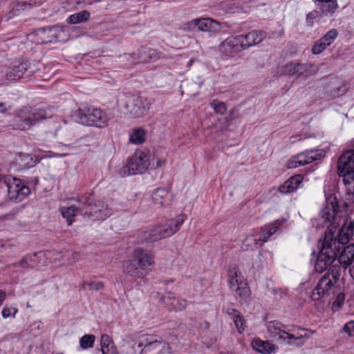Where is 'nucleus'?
Here are the masks:
<instances>
[{
    "instance_id": "obj_47",
    "label": "nucleus",
    "mask_w": 354,
    "mask_h": 354,
    "mask_svg": "<svg viewBox=\"0 0 354 354\" xmlns=\"http://www.w3.org/2000/svg\"><path fill=\"white\" fill-rule=\"evenodd\" d=\"M227 275L228 279H239V277H243L235 265L229 267Z\"/></svg>"
},
{
    "instance_id": "obj_10",
    "label": "nucleus",
    "mask_w": 354,
    "mask_h": 354,
    "mask_svg": "<svg viewBox=\"0 0 354 354\" xmlns=\"http://www.w3.org/2000/svg\"><path fill=\"white\" fill-rule=\"evenodd\" d=\"M151 165L149 157L143 151H136L128 160L127 165L123 168V176L142 174Z\"/></svg>"
},
{
    "instance_id": "obj_36",
    "label": "nucleus",
    "mask_w": 354,
    "mask_h": 354,
    "mask_svg": "<svg viewBox=\"0 0 354 354\" xmlns=\"http://www.w3.org/2000/svg\"><path fill=\"white\" fill-rule=\"evenodd\" d=\"M260 240L254 239L253 236H248L246 238L243 240L241 248L243 250L245 251H249V250H253L255 248H257L258 243H259Z\"/></svg>"
},
{
    "instance_id": "obj_42",
    "label": "nucleus",
    "mask_w": 354,
    "mask_h": 354,
    "mask_svg": "<svg viewBox=\"0 0 354 354\" xmlns=\"http://www.w3.org/2000/svg\"><path fill=\"white\" fill-rule=\"evenodd\" d=\"M328 46L326 42L322 41V39H319L315 42L312 48V53L314 55H318L322 53Z\"/></svg>"
},
{
    "instance_id": "obj_13",
    "label": "nucleus",
    "mask_w": 354,
    "mask_h": 354,
    "mask_svg": "<svg viewBox=\"0 0 354 354\" xmlns=\"http://www.w3.org/2000/svg\"><path fill=\"white\" fill-rule=\"evenodd\" d=\"M323 157L324 154L322 151L307 150L293 156L288 161L287 166L288 168H295L309 164L315 160H319L322 159Z\"/></svg>"
},
{
    "instance_id": "obj_16",
    "label": "nucleus",
    "mask_w": 354,
    "mask_h": 354,
    "mask_svg": "<svg viewBox=\"0 0 354 354\" xmlns=\"http://www.w3.org/2000/svg\"><path fill=\"white\" fill-rule=\"evenodd\" d=\"M219 50L223 56L229 57H234L235 54L245 50L241 37L239 35L227 37L220 44Z\"/></svg>"
},
{
    "instance_id": "obj_5",
    "label": "nucleus",
    "mask_w": 354,
    "mask_h": 354,
    "mask_svg": "<svg viewBox=\"0 0 354 354\" xmlns=\"http://www.w3.org/2000/svg\"><path fill=\"white\" fill-rule=\"evenodd\" d=\"M119 103L123 113L133 118H140L146 115L150 109L149 100L136 95H125Z\"/></svg>"
},
{
    "instance_id": "obj_3",
    "label": "nucleus",
    "mask_w": 354,
    "mask_h": 354,
    "mask_svg": "<svg viewBox=\"0 0 354 354\" xmlns=\"http://www.w3.org/2000/svg\"><path fill=\"white\" fill-rule=\"evenodd\" d=\"M340 277V267L335 264L332 266L319 279L317 286L314 288L311 294L313 301H319L324 297H329L335 295L339 290L337 283Z\"/></svg>"
},
{
    "instance_id": "obj_49",
    "label": "nucleus",
    "mask_w": 354,
    "mask_h": 354,
    "mask_svg": "<svg viewBox=\"0 0 354 354\" xmlns=\"http://www.w3.org/2000/svg\"><path fill=\"white\" fill-rule=\"evenodd\" d=\"M77 201L79 203L78 207H80L82 209H84V210L86 209V207H84V206H86V205L88 206L90 204H92L91 202L90 197L87 196L82 195V196H78Z\"/></svg>"
},
{
    "instance_id": "obj_56",
    "label": "nucleus",
    "mask_w": 354,
    "mask_h": 354,
    "mask_svg": "<svg viewBox=\"0 0 354 354\" xmlns=\"http://www.w3.org/2000/svg\"><path fill=\"white\" fill-rule=\"evenodd\" d=\"M346 227L350 232V234L354 236V218L353 220H350L349 224L348 225H346Z\"/></svg>"
},
{
    "instance_id": "obj_7",
    "label": "nucleus",
    "mask_w": 354,
    "mask_h": 354,
    "mask_svg": "<svg viewBox=\"0 0 354 354\" xmlns=\"http://www.w3.org/2000/svg\"><path fill=\"white\" fill-rule=\"evenodd\" d=\"M79 121L82 124L103 128L108 125V117L101 109L93 107L79 109L77 113Z\"/></svg>"
},
{
    "instance_id": "obj_60",
    "label": "nucleus",
    "mask_w": 354,
    "mask_h": 354,
    "mask_svg": "<svg viewBox=\"0 0 354 354\" xmlns=\"http://www.w3.org/2000/svg\"><path fill=\"white\" fill-rule=\"evenodd\" d=\"M165 347H169V345L167 344V346H161L160 347H152L151 348V351L159 350V349H163Z\"/></svg>"
},
{
    "instance_id": "obj_27",
    "label": "nucleus",
    "mask_w": 354,
    "mask_h": 354,
    "mask_svg": "<svg viewBox=\"0 0 354 354\" xmlns=\"http://www.w3.org/2000/svg\"><path fill=\"white\" fill-rule=\"evenodd\" d=\"M284 221L277 220L271 225H264L261 228V235L259 238L260 241L266 242L268 239L273 235L279 228Z\"/></svg>"
},
{
    "instance_id": "obj_6",
    "label": "nucleus",
    "mask_w": 354,
    "mask_h": 354,
    "mask_svg": "<svg viewBox=\"0 0 354 354\" xmlns=\"http://www.w3.org/2000/svg\"><path fill=\"white\" fill-rule=\"evenodd\" d=\"M44 118H45V113L43 110L32 111L29 108L24 107L15 111L11 124L12 129L25 131Z\"/></svg>"
},
{
    "instance_id": "obj_20",
    "label": "nucleus",
    "mask_w": 354,
    "mask_h": 354,
    "mask_svg": "<svg viewBox=\"0 0 354 354\" xmlns=\"http://www.w3.org/2000/svg\"><path fill=\"white\" fill-rule=\"evenodd\" d=\"M133 59L141 62H149L156 61L160 58H166L165 55L156 49L140 48L137 53L131 55Z\"/></svg>"
},
{
    "instance_id": "obj_2",
    "label": "nucleus",
    "mask_w": 354,
    "mask_h": 354,
    "mask_svg": "<svg viewBox=\"0 0 354 354\" xmlns=\"http://www.w3.org/2000/svg\"><path fill=\"white\" fill-rule=\"evenodd\" d=\"M266 327L271 337L277 338L290 346H301L304 344L301 339L307 337L305 328L295 325H285L277 320L268 322Z\"/></svg>"
},
{
    "instance_id": "obj_9",
    "label": "nucleus",
    "mask_w": 354,
    "mask_h": 354,
    "mask_svg": "<svg viewBox=\"0 0 354 354\" xmlns=\"http://www.w3.org/2000/svg\"><path fill=\"white\" fill-rule=\"evenodd\" d=\"M337 171L345 185L354 183V149L343 153L338 159Z\"/></svg>"
},
{
    "instance_id": "obj_1",
    "label": "nucleus",
    "mask_w": 354,
    "mask_h": 354,
    "mask_svg": "<svg viewBox=\"0 0 354 354\" xmlns=\"http://www.w3.org/2000/svg\"><path fill=\"white\" fill-rule=\"evenodd\" d=\"M348 205L344 202L339 204L335 197L330 196L326 201V205L320 212L323 224L327 226L326 236L331 239L332 248H336V241L342 245L348 243L353 236L347 229Z\"/></svg>"
},
{
    "instance_id": "obj_8",
    "label": "nucleus",
    "mask_w": 354,
    "mask_h": 354,
    "mask_svg": "<svg viewBox=\"0 0 354 354\" xmlns=\"http://www.w3.org/2000/svg\"><path fill=\"white\" fill-rule=\"evenodd\" d=\"M331 239L324 238L320 252L317 256L316 263L315 264V270L316 272H322L333 266L337 257L336 251L332 248Z\"/></svg>"
},
{
    "instance_id": "obj_41",
    "label": "nucleus",
    "mask_w": 354,
    "mask_h": 354,
    "mask_svg": "<svg viewBox=\"0 0 354 354\" xmlns=\"http://www.w3.org/2000/svg\"><path fill=\"white\" fill-rule=\"evenodd\" d=\"M170 305L174 310L180 311L186 308L187 301L184 299H173Z\"/></svg>"
},
{
    "instance_id": "obj_26",
    "label": "nucleus",
    "mask_w": 354,
    "mask_h": 354,
    "mask_svg": "<svg viewBox=\"0 0 354 354\" xmlns=\"http://www.w3.org/2000/svg\"><path fill=\"white\" fill-rule=\"evenodd\" d=\"M62 216L66 219L68 225H71L74 220L73 217L77 216L79 213L84 214V209L76 205H71L70 207H62L59 209Z\"/></svg>"
},
{
    "instance_id": "obj_53",
    "label": "nucleus",
    "mask_w": 354,
    "mask_h": 354,
    "mask_svg": "<svg viewBox=\"0 0 354 354\" xmlns=\"http://www.w3.org/2000/svg\"><path fill=\"white\" fill-rule=\"evenodd\" d=\"M344 299H345V295L343 292L337 293L336 299L334 301V305H335L338 307H341L344 304Z\"/></svg>"
},
{
    "instance_id": "obj_58",
    "label": "nucleus",
    "mask_w": 354,
    "mask_h": 354,
    "mask_svg": "<svg viewBox=\"0 0 354 354\" xmlns=\"http://www.w3.org/2000/svg\"><path fill=\"white\" fill-rule=\"evenodd\" d=\"M7 111L6 104L4 102H0V113H4Z\"/></svg>"
},
{
    "instance_id": "obj_57",
    "label": "nucleus",
    "mask_w": 354,
    "mask_h": 354,
    "mask_svg": "<svg viewBox=\"0 0 354 354\" xmlns=\"http://www.w3.org/2000/svg\"><path fill=\"white\" fill-rule=\"evenodd\" d=\"M6 297V292L3 290H0V306L2 305L3 301Z\"/></svg>"
},
{
    "instance_id": "obj_14",
    "label": "nucleus",
    "mask_w": 354,
    "mask_h": 354,
    "mask_svg": "<svg viewBox=\"0 0 354 354\" xmlns=\"http://www.w3.org/2000/svg\"><path fill=\"white\" fill-rule=\"evenodd\" d=\"M111 214V209L100 200L86 206L84 209V215H87L91 221H104Z\"/></svg>"
},
{
    "instance_id": "obj_12",
    "label": "nucleus",
    "mask_w": 354,
    "mask_h": 354,
    "mask_svg": "<svg viewBox=\"0 0 354 354\" xmlns=\"http://www.w3.org/2000/svg\"><path fill=\"white\" fill-rule=\"evenodd\" d=\"M167 346L166 342L158 341L153 335L142 334L138 336L132 346L135 354L146 353L151 351L152 347Z\"/></svg>"
},
{
    "instance_id": "obj_38",
    "label": "nucleus",
    "mask_w": 354,
    "mask_h": 354,
    "mask_svg": "<svg viewBox=\"0 0 354 354\" xmlns=\"http://www.w3.org/2000/svg\"><path fill=\"white\" fill-rule=\"evenodd\" d=\"M104 288V284L102 282L95 281H83L80 285L81 290L88 289L89 290H100Z\"/></svg>"
},
{
    "instance_id": "obj_55",
    "label": "nucleus",
    "mask_w": 354,
    "mask_h": 354,
    "mask_svg": "<svg viewBox=\"0 0 354 354\" xmlns=\"http://www.w3.org/2000/svg\"><path fill=\"white\" fill-rule=\"evenodd\" d=\"M226 313L227 314H228L231 318L232 319H234V317L236 316V315H239V314H241L237 310L234 309V308H229L226 310Z\"/></svg>"
},
{
    "instance_id": "obj_45",
    "label": "nucleus",
    "mask_w": 354,
    "mask_h": 354,
    "mask_svg": "<svg viewBox=\"0 0 354 354\" xmlns=\"http://www.w3.org/2000/svg\"><path fill=\"white\" fill-rule=\"evenodd\" d=\"M234 323L236 327V329L239 333H242L245 327V322L243 316L241 314L234 317L233 319Z\"/></svg>"
},
{
    "instance_id": "obj_22",
    "label": "nucleus",
    "mask_w": 354,
    "mask_h": 354,
    "mask_svg": "<svg viewBox=\"0 0 354 354\" xmlns=\"http://www.w3.org/2000/svg\"><path fill=\"white\" fill-rule=\"evenodd\" d=\"M153 203L158 207L168 206L171 201V196L165 188H157L152 194Z\"/></svg>"
},
{
    "instance_id": "obj_25",
    "label": "nucleus",
    "mask_w": 354,
    "mask_h": 354,
    "mask_svg": "<svg viewBox=\"0 0 354 354\" xmlns=\"http://www.w3.org/2000/svg\"><path fill=\"white\" fill-rule=\"evenodd\" d=\"M317 2V7L326 16H332L338 8L337 0H313Z\"/></svg>"
},
{
    "instance_id": "obj_11",
    "label": "nucleus",
    "mask_w": 354,
    "mask_h": 354,
    "mask_svg": "<svg viewBox=\"0 0 354 354\" xmlns=\"http://www.w3.org/2000/svg\"><path fill=\"white\" fill-rule=\"evenodd\" d=\"M4 185L7 188L9 198L15 201H21L30 193V188L20 179L8 176L4 178Z\"/></svg>"
},
{
    "instance_id": "obj_54",
    "label": "nucleus",
    "mask_w": 354,
    "mask_h": 354,
    "mask_svg": "<svg viewBox=\"0 0 354 354\" xmlns=\"http://www.w3.org/2000/svg\"><path fill=\"white\" fill-rule=\"evenodd\" d=\"M103 354H117V348L113 344L109 345V347L106 348H101Z\"/></svg>"
},
{
    "instance_id": "obj_19",
    "label": "nucleus",
    "mask_w": 354,
    "mask_h": 354,
    "mask_svg": "<svg viewBox=\"0 0 354 354\" xmlns=\"http://www.w3.org/2000/svg\"><path fill=\"white\" fill-rule=\"evenodd\" d=\"M59 31L58 28L49 27L41 28L37 29L34 33L29 35L31 39H33L36 44H48L57 41V32Z\"/></svg>"
},
{
    "instance_id": "obj_43",
    "label": "nucleus",
    "mask_w": 354,
    "mask_h": 354,
    "mask_svg": "<svg viewBox=\"0 0 354 354\" xmlns=\"http://www.w3.org/2000/svg\"><path fill=\"white\" fill-rule=\"evenodd\" d=\"M321 12L315 10L306 15V21L308 26H313L314 25V21L318 17H322Z\"/></svg>"
},
{
    "instance_id": "obj_61",
    "label": "nucleus",
    "mask_w": 354,
    "mask_h": 354,
    "mask_svg": "<svg viewBox=\"0 0 354 354\" xmlns=\"http://www.w3.org/2000/svg\"><path fill=\"white\" fill-rule=\"evenodd\" d=\"M68 153H53V155L52 156H60V157H63V156H67Z\"/></svg>"
},
{
    "instance_id": "obj_44",
    "label": "nucleus",
    "mask_w": 354,
    "mask_h": 354,
    "mask_svg": "<svg viewBox=\"0 0 354 354\" xmlns=\"http://www.w3.org/2000/svg\"><path fill=\"white\" fill-rule=\"evenodd\" d=\"M36 256V254H28L25 256L19 262V265L23 268H32L34 266L33 264V258Z\"/></svg>"
},
{
    "instance_id": "obj_50",
    "label": "nucleus",
    "mask_w": 354,
    "mask_h": 354,
    "mask_svg": "<svg viewBox=\"0 0 354 354\" xmlns=\"http://www.w3.org/2000/svg\"><path fill=\"white\" fill-rule=\"evenodd\" d=\"M100 344L102 348H106L109 347V345H111L113 343L108 335L103 334L100 338Z\"/></svg>"
},
{
    "instance_id": "obj_24",
    "label": "nucleus",
    "mask_w": 354,
    "mask_h": 354,
    "mask_svg": "<svg viewBox=\"0 0 354 354\" xmlns=\"http://www.w3.org/2000/svg\"><path fill=\"white\" fill-rule=\"evenodd\" d=\"M122 266L124 272L131 277L137 278H142L145 277L144 273L140 270V268L133 257H132V259L124 261Z\"/></svg>"
},
{
    "instance_id": "obj_31",
    "label": "nucleus",
    "mask_w": 354,
    "mask_h": 354,
    "mask_svg": "<svg viewBox=\"0 0 354 354\" xmlns=\"http://www.w3.org/2000/svg\"><path fill=\"white\" fill-rule=\"evenodd\" d=\"M301 183V176H293L287 180L283 185L279 187V192L288 194L295 191Z\"/></svg>"
},
{
    "instance_id": "obj_18",
    "label": "nucleus",
    "mask_w": 354,
    "mask_h": 354,
    "mask_svg": "<svg viewBox=\"0 0 354 354\" xmlns=\"http://www.w3.org/2000/svg\"><path fill=\"white\" fill-rule=\"evenodd\" d=\"M33 73L34 71L30 68V63L23 60L14 64L6 76L8 80L17 81L21 78L30 77Z\"/></svg>"
},
{
    "instance_id": "obj_34",
    "label": "nucleus",
    "mask_w": 354,
    "mask_h": 354,
    "mask_svg": "<svg viewBox=\"0 0 354 354\" xmlns=\"http://www.w3.org/2000/svg\"><path fill=\"white\" fill-rule=\"evenodd\" d=\"M240 283L241 286L238 287L233 292L236 294V296L239 297L241 300L247 301L250 297L251 290L247 281H245V283Z\"/></svg>"
},
{
    "instance_id": "obj_21",
    "label": "nucleus",
    "mask_w": 354,
    "mask_h": 354,
    "mask_svg": "<svg viewBox=\"0 0 354 354\" xmlns=\"http://www.w3.org/2000/svg\"><path fill=\"white\" fill-rule=\"evenodd\" d=\"M243 41V49L246 50L250 47L260 44L266 37V32L263 30H252L246 35H239Z\"/></svg>"
},
{
    "instance_id": "obj_51",
    "label": "nucleus",
    "mask_w": 354,
    "mask_h": 354,
    "mask_svg": "<svg viewBox=\"0 0 354 354\" xmlns=\"http://www.w3.org/2000/svg\"><path fill=\"white\" fill-rule=\"evenodd\" d=\"M343 330L349 336H354V321L346 323L344 325Z\"/></svg>"
},
{
    "instance_id": "obj_28",
    "label": "nucleus",
    "mask_w": 354,
    "mask_h": 354,
    "mask_svg": "<svg viewBox=\"0 0 354 354\" xmlns=\"http://www.w3.org/2000/svg\"><path fill=\"white\" fill-rule=\"evenodd\" d=\"M17 162L21 169H28L34 167L39 162V159L31 154L19 153Z\"/></svg>"
},
{
    "instance_id": "obj_29",
    "label": "nucleus",
    "mask_w": 354,
    "mask_h": 354,
    "mask_svg": "<svg viewBox=\"0 0 354 354\" xmlns=\"http://www.w3.org/2000/svg\"><path fill=\"white\" fill-rule=\"evenodd\" d=\"M35 4L34 0H19L16 2L15 7L8 13V18L19 15L21 11L30 9Z\"/></svg>"
},
{
    "instance_id": "obj_52",
    "label": "nucleus",
    "mask_w": 354,
    "mask_h": 354,
    "mask_svg": "<svg viewBox=\"0 0 354 354\" xmlns=\"http://www.w3.org/2000/svg\"><path fill=\"white\" fill-rule=\"evenodd\" d=\"M166 162V158H153L151 162V168H157L162 167L165 165Z\"/></svg>"
},
{
    "instance_id": "obj_48",
    "label": "nucleus",
    "mask_w": 354,
    "mask_h": 354,
    "mask_svg": "<svg viewBox=\"0 0 354 354\" xmlns=\"http://www.w3.org/2000/svg\"><path fill=\"white\" fill-rule=\"evenodd\" d=\"M246 281L244 279V277H239V279H228V283L230 286V288L233 292L238 287L241 286L240 283H245Z\"/></svg>"
},
{
    "instance_id": "obj_33",
    "label": "nucleus",
    "mask_w": 354,
    "mask_h": 354,
    "mask_svg": "<svg viewBox=\"0 0 354 354\" xmlns=\"http://www.w3.org/2000/svg\"><path fill=\"white\" fill-rule=\"evenodd\" d=\"M90 17V13L87 10H82L79 12L71 15L68 19L67 22L71 24H75L86 21Z\"/></svg>"
},
{
    "instance_id": "obj_37",
    "label": "nucleus",
    "mask_w": 354,
    "mask_h": 354,
    "mask_svg": "<svg viewBox=\"0 0 354 354\" xmlns=\"http://www.w3.org/2000/svg\"><path fill=\"white\" fill-rule=\"evenodd\" d=\"M95 337L93 335H84L80 339V345L82 349H87L93 346Z\"/></svg>"
},
{
    "instance_id": "obj_32",
    "label": "nucleus",
    "mask_w": 354,
    "mask_h": 354,
    "mask_svg": "<svg viewBox=\"0 0 354 354\" xmlns=\"http://www.w3.org/2000/svg\"><path fill=\"white\" fill-rule=\"evenodd\" d=\"M195 26H196L198 30L202 31H211L213 28V25L216 24V21L212 20L209 18L200 19H194L191 22Z\"/></svg>"
},
{
    "instance_id": "obj_40",
    "label": "nucleus",
    "mask_w": 354,
    "mask_h": 354,
    "mask_svg": "<svg viewBox=\"0 0 354 354\" xmlns=\"http://www.w3.org/2000/svg\"><path fill=\"white\" fill-rule=\"evenodd\" d=\"M337 30L333 28L328 31L321 39L322 41L326 42V44L330 46L333 42V41L337 38Z\"/></svg>"
},
{
    "instance_id": "obj_39",
    "label": "nucleus",
    "mask_w": 354,
    "mask_h": 354,
    "mask_svg": "<svg viewBox=\"0 0 354 354\" xmlns=\"http://www.w3.org/2000/svg\"><path fill=\"white\" fill-rule=\"evenodd\" d=\"M211 107L214 110L216 113L224 115L227 111L225 104L218 100H214L211 102Z\"/></svg>"
},
{
    "instance_id": "obj_23",
    "label": "nucleus",
    "mask_w": 354,
    "mask_h": 354,
    "mask_svg": "<svg viewBox=\"0 0 354 354\" xmlns=\"http://www.w3.org/2000/svg\"><path fill=\"white\" fill-rule=\"evenodd\" d=\"M338 263L347 268L354 263V245L349 244L344 248L338 257Z\"/></svg>"
},
{
    "instance_id": "obj_17",
    "label": "nucleus",
    "mask_w": 354,
    "mask_h": 354,
    "mask_svg": "<svg viewBox=\"0 0 354 354\" xmlns=\"http://www.w3.org/2000/svg\"><path fill=\"white\" fill-rule=\"evenodd\" d=\"M317 71L318 67L316 65L291 62L283 66V73L287 75L305 74L306 76H309L317 73Z\"/></svg>"
},
{
    "instance_id": "obj_35",
    "label": "nucleus",
    "mask_w": 354,
    "mask_h": 354,
    "mask_svg": "<svg viewBox=\"0 0 354 354\" xmlns=\"http://www.w3.org/2000/svg\"><path fill=\"white\" fill-rule=\"evenodd\" d=\"M129 140L131 143L140 145L145 141V132L142 129H137L130 135Z\"/></svg>"
},
{
    "instance_id": "obj_30",
    "label": "nucleus",
    "mask_w": 354,
    "mask_h": 354,
    "mask_svg": "<svg viewBox=\"0 0 354 354\" xmlns=\"http://www.w3.org/2000/svg\"><path fill=\"white\" fill-rule=\"evenodd\" d=\"M252 344L254 349L261 353H271L277 348L269 341H264L260 339L253 340Z\"/></svg>"
},
{
    "instance_id": "obj_46",
    "label": "nucleus",
    "mask_w": 354,
    "mask_h": 354,
    "mask_svg": "<svg viewBox=\"0 0 354 354\" xmlns=\"http://www.w3.org/2000/svg\"><path fill=\"white\" fill-rule=\"evenodd\" d=\"M18 312L17 308L12 307V306H6L1 312L2 317L3 318H8V317H15V315Z\"/></svg>"
},
{
    "instance_id": "obj_4",
    "label": "nucleus",
    "mask_w": 354,
    "mask_h": 354,
    "mask_svg": "<svg viewBox=\"0 0 354 354\" xmlns=\"http://www.w3.org/2000/svg\"><path fill=\"white\" fill-rule=\"evenodd\" d=\"M186 217L185 214H181L174 220H168L162 225L142 231L140 239L142 242L152 243L169 237L179 230Z\"/></svg>"
},
{
    "instance_id": "obj_15",
    "label": "nucleus",
    "mask_w": 354,
    "mask_h": 354,
    "mask_svg": "<svg viewBox=\"0 0 354 354\" xmlns=\"http://www.w3.org/2000/svg\"><path fill=\"white\" fill-rule=\"evenodd\" d=\"M132 257L137 261L145 276L151 270V267L155 263L154 255L142 248H136L133 252Z\"/></svg>"
},
{
    "instance_id": "obj_59",
    "label": "nucleus",
    "mask_w": 354,
    "mask_h": 354,
    "mask_svg": "<svg viewBox=\"0 0 354 354\" xmlns=\"http://www.w3.org/2000/svg\"><path fill=\"white\" fill-rule=\"evenodd\" d=\"M8 175H3L0 174V186L4 185V178L8 177Z\"/></svg>"
}]
</instances>
